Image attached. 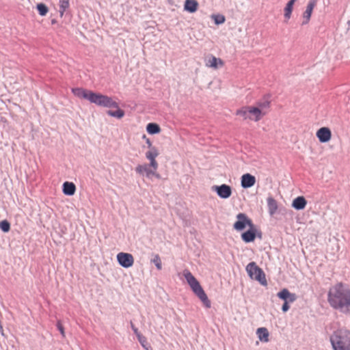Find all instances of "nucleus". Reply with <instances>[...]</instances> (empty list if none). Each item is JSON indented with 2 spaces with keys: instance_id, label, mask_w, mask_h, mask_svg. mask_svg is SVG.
Here are the masks:
<instances>
[{
  "instance_id": "31",
  "label": "nucleus",
  "mask_w": 350,
  "mask_h": 350,
  "mask_svg": "<svg viewBox=\"0 0 350 350\" xmlns=\"http://www.w3.org/2000/svg\"><path fill=\"white\" fill-rule=\"evenodd\" d=\"M0 229L3 232H8L10 230V222L6 220V219H4V220H2L0 221Z\"/></svg>"
},
{
  "instance_id": "5",
  "label": "nucleus",
  "mask_w": 350,
  "mask_h": 350,
  "mask_svg": "<svg viewBox=\"0 0 350 350\" xmlns=\"http://www.w3.org/2000/svg\"><path fill=\"white\" fill-rule=\"evenodd\" d=\"M246 271L249 276L258 281L261 285L267 286V282L262 269L256 265L255 262H250L246 267Z\"/></svg>"
},
{
  "instance_id": "3",
  "label": "nucleus",
  "mask_w": 350,
  "mask_h": 350,
  "mask_svg": "<svg viewBox=\"0 0 350 350\" xmlns=\"http://www.w3.org/2000/svg\"><path fill=\"white\" fill-rule=\"evenodd\" d=\"M183 275L185 280H187V283L191 288L192 291L194 292L196 296H198V297L201 300L204 306L206 308H210L211 306V301L208 299L206 294L205 293L204 291L203 290V288H202L196 278L187 269L184 270Z\"/></svg>"
},
{
  "instance_id": "39",
  "label": "nucleus",
  "mask_w": 350,
  "mask_h": 350,
  "mask_svg": "<svg viewBox=\"0 0 350 350\" xmlns=\"http://www.w3.org/2000/svg\"><path fill=\"white\" fill-rule=\"evenodd\" d=\"M256 237H258L260 239H261L262 237V232L260 230H258L257 229H256Z\"/></svg>"
},
{
  "instance_id": "18",
  "label": "nucleus",
  "mask_w": 350,
  "mask_h": 350,
  "mask_svg": "<svg viewBox=\"0 0 350 350\" xmlns=\"http://www.w3.org/2000/svg\"><path fill=\"white\" fill-rule=\"evenodd\" d=\"M267 207L270 215H273L278 208L277 201L272 197H269L267 200Z\"/></svg>"
},
{
  "instance_id": "2",
  "label": "nucleus",
  "mask_w": 350,
  "mask_h": 350,
  "mask_svg": "<svg viewBox=\"0 0 350 350\" xmlns=\"http://www.w3.org/2000/svg\"><path fill=\"white\" fill-rule=\"evenodd\" d=\"M75 96L89 100L92 103L105 107L118 108V104L113 100L111 97L99 93L94 92L91 90H85L82 88H75L72 89Z\"/></svg>"
},
{
  "instance_id": "32",
  "label": "nucleus",
  "mask_w": 350,
  "mask_h": 350,
  "mask_svg": "<svg viewBox=\"0 0 350 350\" xmlns=\"http://www.w3.org/2000/svg\"><path fill=\"white\" fill-rule=\"evenodd\" d=\"M137 340L139 342V343L141 344V345L144 348L146 349V350H148V348L150 347L149 345H148V343L147 342V339L146 338L143 336L142 334H139L137 336Z\"/></svg>"
},
{
  "instance_id": "35",
  "label": "nucleus",
  "mask_w": 350,
  "mask_h": 350,
  "mask_svg": "<svg viewBox=\"0 0 350 350\" xmlns=\"http://www.w3.org/2000/svg\"><path fill=\"white\" fill-rule=\"evenodd\" d=\"M57 327L58 330L60 332L61 334L63 336H64V329L62 324L59 321H58L57 323Z\"/></svg>"
},
{
  "instance_id": "40",
  "label": "nucleus",
  "mask_w": 350,
  "mask_h": 350,
  "mask_svg": "<svg viewBox=\"0 0 350 350\" xmlns=\"http://www.w3.org/2000/svg\"><path fill=\"white\" fill-rule=\"evenodd\" d=\"M152 176H155L157 178H161L160 174L157 173L156 171H154V170H153V174H152Z\"/></svg>"
},
{
  "instance_id": "27",
  "label": "nucleus",
  "mask_w": 350,
  "mask_h": 350,
  "mask_svg": "<svg viewBox=\"0 0 350 350\" xmlns=\"http://www.w3.org/2000/svg\"><path fill=\"white\" fill-rule=\"evenodd\" d=\"M159 155V151L156 147L151 148L146 152V157L148 160L154 159Z\"/></svg>"
},
{
  "instance_id": "25",
  "label": "nucleus",
  "mask_w": 350,
  "mask_h": 350,
  "mask_svg": "<svg viewBox=\"0 0 350 350\" xmlns=\"http://www.w3.org/2000/svg\"><path fill=\"white\" fill-rule=\"evenodd\" d=\"M116 109L117 110L116 111L108 110L107 113L111 117L120 119L124 116V110L120 109L119 107Z\"/></svg>"
},
{
  "instance_id": "9",
  "label": "nucleus",
  "mask_w": 350,
  "mask_h": 350,
  "mask_svg": "<svg viewBox=\"0 0 350 350\" xmlns=\"http://www.w3.org/2000/svg\"><path fill=\"white\" fill-rule=\"evenodd\" d=\"M256 237V228L253 224L252 227L241 234V239L245 243L253 242Z\"/></svg>"
},
{
  "instance_id": "20",
  "label": "nucleus",
  "mask_w": 350,
  "mask_h": 350,
  "mask_svg": "<svg viewBox=\"0 0 350 350\" xmlns=\"http://www.w3.org/2000/svg\"><path fill=\"white\" fill-rule=\"evenodd\" d=\"M256 334L261 342L269 341V332L266 327H259L256 330Z\"/></svg>"
},
{
  "instance_id": "19",
  "label": "nucleus",
  "mask_w": 350,
  "mask_h": 350,
  "mask_svg": "<svg viewBox=\"0 0 350 350\" xmlns=\"http://www.w3.org/2000/svg\"><path fill=\"white\" fill-rule=\"evenodd\" d=\"M247 109L249 113L252 114L255 116L254 120L256 122L261 119L262 116L265 115V112H262L261 109L258 107H247Z\"/></svg>"
},
{
  "instance_id": "11",
  "label": "nucleus",
  "mask_w": 350,
  "mask_h": 350,
  "mask_svg": "<svg viewBox=\"0 0 350 350\" xmlns=\"http://www.w3.org/2000/svg\"><path fill=\"white\" fill-rule=\"evenodd\" d=\"M256 183L254 176L247 173L244 174L241 178V185L243 189H247L253 187Z\"/></svg>"
},
{
  "instance_id": "28",
  "label": "nucleus",
  "mask_w": 350,
  "mask_h": 350,
  "mask_svg": "<svg viewBox=\"0 0 350 350\" xmlns=\"http://www.w3.org/2000/svg\"><path fill=\"white\" fill-rule=\"evenodd\" d=\"M150 262L153 263L158 270H161L162 262L161 258L159 254H156L153 255V258L150 260Z\"/></svg>"
},
{
  "instance_id": "21",
  "label": "nucleus",
  "mask_w": 350,
  "mask_h": 350,
  "mask_svg": "<svg viewBox=\"0 0 350 350\" xmlns=\"http://www.w3.org/2000/svg\"><path fill=\"white\" fill-rule=\"evenodd\" d=\"M206 64L209 67L217 68L219 65L220 66H223L224 62L220 58H217L215 56L211 55Z\"/></svg>"
},
{
  "instance_id": "37",
  "label": "nucleus",
  "mask_w": 350,
  "mask_h": 350,
  "mask_svg": "<svg viewBox=\"0 0 350 350\" xmlns=\"http://www.w3.org/2000/svg\"><path fill=\"white\" fill-rule=\"evenodd\" d=\"M131 329H133V332L135 334L136 336H137L139 334H141L139 332L138 329L133 325V323L132 322H131Z\"/></svg>"
},
{
  "instance_id": "4",
  "label": "nucleus",
  "mask_w": 350,
  "mask_h": 350,
  "mask_svg": "<svg viewBox=\"0 0 350 350\" xmlns=\"http://www.w3.org/2000/svg\"><path fill=\"white\" fill-rule=\"evenodd\" d=\"M334 350H350V331L340 329L334 332L330 337Z\"/></svg>"
},
{
  "instance_id": "41",
  "label": "nucleus",
  "mask_w": 350,
  "mask_h": 350,
  "mask_svg": "<svg viewBox=\"0 0 350 350\" xmlns=\"http://www.w3.org/2000/svg\"><path fill=\"white\" fill-rule=\"evenodd\" d=\"M347 24L349 25V28L350 27V20L347 22Z\"/></svg>"
},
{
  "instance_id": "17",
  "label": "nucleus",
  "mask_w": 350,
  "mask_h": 350,
  "mask_svg": "<svg viewBox=\"0 0 350 350\" xmlns=\"http://www.w3.org/2000/svg\"><path fill=\"white\" fill-rule=\"evenodd\" d=\"M63 193L66 196H72L76 191V186L72 182L66 181L62 186Z\"/></svg>"
},
{
  "instance_id": "15",
  "label": "nucleus",
  "mask_w": 350,
  "mask_h": 350,
  "mask_svg": "<svg viewBox=\"0 0 350 350\" xmlns=\"http://www.w3.org/2000/svg\"><path fill=\"white\" fill-rule=\"evenodd\" d=\"M307 201L304 196H298L295 198L292 202V207L295 210L300 211L305 208Z\"/></svg>"
},
{
  "instance_id": "33",
  "label": "nucleus",
  "mask_w": 350,
  "mask_h": 350,
  "mask_svg": "<svg viewBox=\"0 0 350 350\" xmlns=\"http://www.w3.org/2000/svg\"><path fill=\"white\" fill-rule=\"evenodd\" d=\"M236 113H237V115L243 116L245 119H247V118L252 119L251 117L247 116V113H249L247 107L237 110Z\"/></svg>"
},
{
  "instance_id": "8",
  "label": "nucleus",
  "mask_w": 350,
  "mask_h": 350,
  "mask_svg": "<svg viewBox=\"0 0 350 350\" xmlns=\"http://www.w3.org/2000/svg\"><path fill=\"white\" fill-rule=\"evenodd\" d=\"M219 197L223 199H227L232 195V188L230 186L222 184L219 186L215 185L212 187Z\"/></svg>"
},
{
  "instance_id": "1",
  "label": "nucleus",
  "mask_w": 350,
  "mask_h": 350,
  "mask_svg": "<svg viewBox=\"0 0 350 350\" xmlns=\"http://www.w3.org/2000/svg\"><path fill=\"white\" fill-rule=\"evenodd\" d=\"M327 301L334 309L343 313L350 312V289L347 284L338 282L331 286L327 293Z\"/></svg>"
},
{
  "instance_id": "36",
  "label": "nucleus",
  "mask_w": 350,
  "mask_h": 350,
  "mask_svg": "<svg viewBox=\"0 0 350 350\" xmlns=\"http://www.w3.org/2000/svg\"><path fill=\"white\" fill-rule=\"evenodd\" d=\"M288 302L289 301H284V303L283 304V305L282 306V312H286L289 310L290 306L288 305Z\"/></svg>"
},
{
  "instance_id": "13",
  "label": "nucleus",
  "mask_w": 350,
  "mask_h": 350,
  "mask_svg": "<svg viewBox=\"0 0 350 350\" xmlns=\"http://www.w3.org/2000/svg\"><path fill=\"white\" fill-rule=\"evenodd\" d=\"M278 297L284 300V301H289L291 303L294 302L297 296L295 293H291L286 288H284L278 293Z\"/></svg>"
},
{
  "instance_id": "24",
  "label": "nucleus",
  "mask_w": 350,
  "mask_h": 350,
  "mask_svg": "<svg viewBox=\"0 0 350 350\" xmlns=\"http://www.w3.org/2000/svg\"><path fill=\"white\" fill-rule=\"evenodd\" d=\"M297 0H290L284 8V17L289 19L292 13L293 7Z\"/></svg>"
},
{
  "instance_id": "10",
  "label": "nucleus",
  "mask_w": 350,
  "mask_h": 350,
  "mask_svg": "<svg viewBox=\"0 0 350 350\" xmlns=\"http://www.w3.org/2000/svg\"><path fill=\"white\" fill-rule=\"evenodd\" d=\"M317 137H318L320 142L326 143L331 139V131L327 127H322L317 131Z\"/></svg>"
},
{
  "instance_id": "6",
  "label": "nucleus",
  "mask_w": 350,
  "mask_h": 350,
  "mask_svg": "<svg viewBox=\"0 0 350 350\" xmlns=\"http://www.w3.org/2000/svg\"><path fill=\"white\" fill-rule=\"evenodd\" d=\"M237 221L234 224L233 227L237 231H241L247 226L252 227L253 222L246 214L240 213L237 215Z\"/></svg>"
},
{
  "instance_id": "26",
  "label": "nucleus",
  "mask_w": 350,
  "mask_h": 350,
  "mask_svg": "<svg viewBox=\"0 0 350 350\" xmlns=\"http://www.w3.org/2000/svg\"><path fill=\"white\" fill-rule=\"evenodd\" d=\"M59 14L61 16L64 15L65 11L69 8V0H59Z\"/></svg>"
},
{
  "instance_id": "34",
  "label": "nucleus",
  "mask_w": 350,
  "mask_h": 350,
  "mask_svg": "<svg viewBox=\"0 0 350 350\" xmlns=\"http://www.w3.org/2000/svg\"><path fill=\"white\" fill-rule=\"evenodd\" d=\"M150 161V163L148 164L149 165V167L150 168L152 167V170H154V171H157V168H158V163L157 161L154 159H151V160H149Z\"/></svg>"
},
{
  "instance_id": "16",
  "label": "nucleus",
  "mask_w": 350,
  "mask_h": 350,
  "mask_svg": "<svg viewBox=\"0 0 350 350\" xmlns=\"http://www.w3.org/2000/svg\"><path fill=\"white\" fill-rule=\"evenodd\" d=\"M198 5L196 0H185L184 10L189 13H194L197 11Z\"/></svg>"
},
{
  "instance_id": "29",
  "label": "nucleus",
  "mask_w": 350,
  "mask_h": 350,
  "mask_svg": "<svg viewBox=\"0 0 350 350\" xmlns=\"http://www.w3.org/2000/svg\"><path fill=\"white\" fill-rule=\"evenodd\" d=\"M36 8L39 14L42 16H45L49 12L48 7L42 3L37 4Z\"/></svg>"
},
{
  "instance_id": "23",
  "label": "nucleus",
  "mask_w": 350,
  "mask_h": 350,
  "mask_svg": "<svg viewBox=\"0 0 350 350\" xmlns=\"http://www.w3.org/2000/svg\"><path fill=\"white\" fill-rule=\"evenodd\" d=\"M146 131L150 135L157 134L161 131V128L157 123H148L146 126Z\"/></svg>"
},
{
  "instance_id": "22",
  "label": "nucleus",
  "mask_w": 350,
  "mask_h": 350,
  "mask_svg": "<svg viewBox=\"0 0 350 350\" xmlns=\"http://www.w3.org/2000/svg\"><path fill=\"white\" fill-rule=\"evenodd\" d=\"M258 107H259L261 111L264 109H267L270 106V96L269 95H265L262 99L260 100L257 103Z\"/></svg>"
},
{
  "instance_id": "7",
  "label": "nucleus",
  "mask_w": 350,
  "mask_h": 350,
  "mask_svg": "<svg viewBox=\"0 0 350 350\" xmlns=\"http://www.w3.org/2000/svg\"><path fill=\"white\" fill-rule=\"evenodd\" d=\"M117 261L124 268H129L134 263V258L131 254L120 252L117 255Z\"/></svg>"
},
{
  "instance_id": "42",
  "label": "nucleus",
  "mask_w": 350,
  "mask_h": 350,
  "mask_svg": "<svg viewBox=\"0 0 350 350\" xmlns=\"http://www.w3.org/2000/svg\"><path fill=\"white\" fill-rule=\"evenodd\" d=\"M55 22H56V21H55V20H54V19H53V20H52V23H53H53H55Z\"/></svg>"
},
{
  "instance_id": "14",
  "label": "nucleus",
  "mask_w": 350,
  "mask_h": 350,
  "mask_svg": "<svg viewBox=\"0 0 350 350\" xmlns=\"http://www.w3.org/2000/svg\"><path fill=\"white\" fill-rule=\"evenodd\" d=\"M317 1L316 0H310L308 5L306 7V10L304 13V21L302 23V25L307 24L310 18L311 14L312 12V10L314 9L315 5H316Z\"/></svg>"
},
{
  "instance_id": "30",
  "label": "nucleus",
  "mask_w": 350,
  "mask_h": 350,
  "mask_svg": "<svg viewBox=\"0 0 350 350\" xmlns=\"http://www.w3.org/2000/svg\"><path fill=\"white\" fill-rule=\"evenodd\" d=\"M211 18L214 20L216 25L223 24L226 21L225 16L221 14H213Z\"/></svg>"
},
{
  "instance_id": "12",
  "label": "nucleus",
  "mask_w": 350,
  "mask_h": 350,
  "mask_svg": "<svg viewBox=\"0 0 350 350\" xmlns=\"http://www.w3.org/2000/svg\"><path fill=\"white\" fill-rule=\"evenodd\" d=\"M135 172L140 176L146 175L148 178H150L152 177V174H153V170L149 167V165L147 163L138 165L135 167Z\"/></svg>"
},
{
  "instance_id": "38",
  "label": "nucleus",
  "mask_w": 350,
  "mask_h": 350,
  "mask_svg": "<svg viewBox=\"0 0 350 350\" xmlns=\"http://www.w3.org/2000/svg\"><path fill=\"white\" fill-rule=\"evenodd\" d=\"M143 138L146 139V144H148V148H154V146H152V142H151V141L150 140V139H149V138H146V135H143Z\"/></svg>"
}]
</instances>
